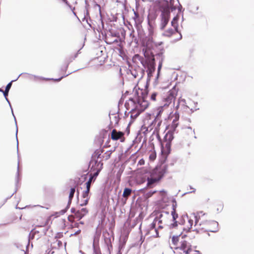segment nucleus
Listing matches in <instances>:
<instances>
[{
    "label": "nucleus",
    "instance_id": "nucleus-9",
    "mask_svg": "<svg viewBox=\"0 0 254 254\" xmlns=\"http://www.w3.org/2000/svg\"><path fill=\"white\" fill-rule=\"evenodd\" d=\"M186 100L185 99H179L178 103L176 106L175 108L178 111L181 106L180 112H182L183 114L189 115L190 113L191 110L190 108L185 105Z\"/></svg>",
    "mask_w": 254,
    "mask_h": 254
},
{
    "label": "nucleus",
    "instance_id": "nucleus-52",
    "mask_svg": "<svg viewBox=\"0 0 254 254\" xmlns=\"http://www.w3.org/2000/svg\"><path fill=\"white\" fill-rule=\"evenodd\" d=\"M80 223L83 224V222H80Z\"/></svg>",
    "mask_w": 254,
    "mask_h": 254
},
{
    "label": "nucleus",
    "instance_id": "nucleus-11",
    "mask_svg": "<svg viewBox=\"0 0 254 254\" xmlns=\"http://www.w3.org/2000/svg\"><path fill=\"white\" fill-rule=\"evenodd\" d=\"M68 185L71 187L69 195V202H71L75 191V188L78 186V184L76 183L75 180H70Z\"/></svg>",
    "mask_w": 254,
    "mask_h": 254
},
{
    "label": "nucleus",
    "instance_id": "nucleus-37",
    "mask_svg": "<svg viewBox=\"0 0 254 254\" xmlns=\"http://www.w3.org/2000/svg\"><path fill=\"white\" fill-rule=\"evenodd\" d=\"M111 154H112V152L111 151H108L105 153V154H106V160H107L110 158Z\"/></svg>",
    "mask_w": 254,
    "mask_h": 254
},
{
    "label": "nucleus",
    "instance_id": "nucleus-35",
    "mask_svg": "<svg viewBox=\"0 0 254 254\" xmlns=\"http://www.w3.org/2000/svg\"><path fill=\"white\" fill-rule=\"evenodd\" d=\"M79 223L77 222H74L73 223H71L70 225V228L72 229L73 228H78L79 227Z\"/></svg>",
    "mask_w": 254,
    "mask_h": 254
},
{
    "label": "nucleus",
    "instance_id": "nucleus-14",
    "mask_svg": "<svg viewBox=\"0 0 254 254\" xmlns=\"http://www.w3.org/2000/svg\"><path fill=\"white\" fill-rule=\"evenodd\" d=\"M88 212V211L86 208L77 210V211L76 212V213L74 215V217H75L76 219L77 220H79L86 215Z\"/></svg>",
    "mask_w": 254,
    "mask_h": 254
},
{
    "label": "nucleus",
    "instance_id": "nucleus-47",
    "mask_svg": "<svg viewBox=\"0 0 254 254\" xmlns=\"http://www.w3.org/2000/svg\"><path fill=\"white\" fill-rule=\"evenodd\" d=\"M155 231H156V237H158V230L155 229Z\"/></svg>",
    "mask_w": 254,
    "mask_h": 254
},
{
    "label": "nucleus",
    "instance_id": "nucleus-28",
    "mask_svg": "<svg viewBox=\"0 0 254 254\" xmlns=\"http://www.w3.org/2000/svg\"><path fill=\"white\" fill-rule=\"evenodd\" d=\"M11 85H12L11 82H9L6 85L4 91H3L4 96H5V98L8 95V93L9 92V90L10 88H11Z\"/></svg>",
    "mask_w": 254,
    "mask_h": 254
},
{
    "label": "nucleus",
    "instance_id": "nucleus-2",
    "mask_svg": "<svg viewBox=\"0 0 254 254\" xmlns=\"http://www.w3.org/2000/svg\"><path fill=\"white\" fill-rule=\"evenodd\" d=\"M198 231L197 230H191L187 232V234H181L179 236H173L172 238V243L173 248L175 249L181 250L186 249L188 246L189 242L193 239L196 238L195 234Z\"/></svg>",
    "mask_w": 254,
    "mask_h": 254
},
{
    "label": "nucleus",
    "instance_id": "nucleus-3",
    "mask_svg": "<svg viewBox=\"0 0 254 254\" xmlns=\"http://www.w3.org/2000/svg\"><path fill=\"white\" fill-rule=\"evenodd\" d=\"M177 93L178 89L176 87H174L169 91L167 94L163 99V105L160 106L158 109V116H161L162 112L167 109L172 103H174Z\"/></svg>",
    "mask_w": 254,
    "mask_h": 254
},
{
    "label": "nucleus",
    "instance_id": "nucleus-31",
    "mask_svg": "<svg viewBox=\"0 0 254 254\" xmlns=\"http://www.w3.org/2000/svg\"><path fill=\"white\" fill-rule=\"evenodd\" d=\"M138 173L140 174H146L148 173V170L147 169H145L144 168H142L140 169H138L137 170Z\"/></svg>",
    "mask_w": 254,
    "mask_h": 254
},
{
    "label": "nucleus",
    "instance_id": "nucleus-12",
    "mask_svg": "<svg viewBox=\"0 0 254 254\" xmlns=\"http://www.w3.org/2000/svg\"><path fill=\"white\" fill-rule=\"evenodd\" d=\"M154 42L153 41V38L149 37L146 43V48L145 49H143L144 52V56L145 57L148 58L149 57V53L148 51V49L149 50L153 48Z\"/></svg>",
    "mask_w": 254,
    "mask_h": 254
},
{
    "label": "nucleus",
    "instance_id": "nucleus-49",
    "mask_svg": "<svg viewBox=\"0 0 254 254\" xmlns=\"http://www.w3.org/2000/svg\"><path fill=\"white\" fill-rule=\"evenodd\" d=\"M155 192H156V191H154L153 192H152V193H150V194H149V195H148V196H151L153 193H155Z\"/></svg>",
    "mask_w": 254,
    "mask_h": 254
},
{
    "label": "nucleus",
    "instance_id": "nucleus-7",
    "mask_svg": "<svg viewBox=\"0 0 254 254\" xmlns=\"http://www.w3.org/2000/svg\"><path fill=\"white\" fill-rule=\"evenodd\" d=\"M170 217L168 212L164 211L159 215V217L155 218L158 220V228L162 229L167 225Z\"/></svg>",
    "mask_w": 254,
    "mask_h": 254
},
{
    "label": "nucleus",
    "instance_id": "nucleus-6",
    "mask_svg": "<svg viewBox=\"0 0 254 254\" xmlns=\"http://www.w3.org/2000/svg\"><path fill=\"white\" fill-rule=\"evenodd\" d=\"M166 173V169L164 166H157L150 173V176L160 181Z\"/></svg>",
    "mask_w": 254,
    "mask_h": 254
},
{
    "label": "nucleus",
    "instance_id": "nucleus-10",
    "mask_svg": "<svg viewBox=\"0 0 254 254\" xmlns=\"http://www.w3.org/2000/svg\"><path fill=\"white\" fill-rule=\"evenodd\" d=\"M111 138L113 140L120 139L121 141H124L125 139L124 133L122 131H117L116 129H114L111 132Z\"/></svg>",
    "mask_w": 254,
    "mask_h": 254
},
{
    "label": "nucleus",
    "instance_id": "nucleus-4",
    "mask_svg": "<svg viewBox=\"0 0 254 254\" xmlns=\"http://www.w3.org/2000/svg\"><path fill=\"white\" fill-rule=\"evenodd\" d=\"M174 132L169 130L165 134L163 140L161 141L162 151L169 153L170 152L171 142L174 138Z\"/></svg>",
    "mask_w": 254,
    "mask_h": 254
},
{
    "label": "nucleus",
    "instance_id": "nucleus-1",
    "mask_svg": "<svg viewBox=\"0 0 254 254\" xmlns=\"http://www.w3.org/2000/svg\"><path fill=\"white\" fill-rule=\"evenodd\" d=\"M195 226L197 228L194 230L198 232L195 234L196 238H198L199 235L202 232H216L218 230V223L214 220H209L207 214L200 211L195 216Z\"/></svg>",
    "mask_w": 254,
    "mask_h": 254
},
{
    "label": "nucleus",
    "instance_id": "nucleus-36",
    "mask_svg": "<svg viewBox=\"0 0 254 254\" xmlns=\"http://www.w3.org/2000/svg\"><path fill=\"white\" fill-rule=\"evenodd\" d=\"M63 237V233H58L57 234H56V236H55V238L56 239H60V238H61Z\"/></svg>",
    "mask_w": 254,
    "mask_h": 254
},
{
    "label": "nucleus",
    "instance_id": "nucleus-42",
    "mask_svg": "<svg viewBox=\"0 0 254 254\" xmlns=\"http://www.w3.org/2000/svg\"><path fill=\"white\" fill-rule=\"evenodd\" d=\"M100 171V169L98 170L97 171V172H95V173L94 174V175H93V176L92 177H93V178H94V177H96L98 175V174H99V173Z\"/></svg>",
    "mask_w": 254,
    "mask_h": 254
},
{
    "label": "nucleus",
    "instance_id": "nucleus-51",
    "mask_svg": "<svg viewBox=\"0 0 254 254\" xmlns=\"http://www.w3.org/2000/svg\"><path fill=\"white\" fill-rule=\"evenodd\" d=\"M0 91L3 92V90L1 89L0 88Z\"/></svg>",
    "mask_w": 254,
    "mask_h": 254
},
{
    "label": "nucleus",
    "instance_id": "nucleus-22",
    "mask_svg": "<svg viewBox=\"0 0 254 254\" xmlns=\"http://www.w3.org/2000/svg\"><path fill=\"white\" fill-rule=\"evenodd\" d=\"M193 224V220L187 218V222H185V227L183 228V229L186 230H189L191 228Z\"/></svg>",
    "mask_w": 254,
    "mask_h": 254
},
{
    "label": "nucleus",
    "instance_id": "nucleus-15",
    "mask_svg": "<svg viewBox=\"0 0 254 254\" xmlns=\"http://www.w3.org/2000/svg\"><path fill=\"white\" fill-rule=\"evenodd\" d=\"M143 108V106H139L138 104L136 106V108L134 109H132L131 110V118H136L140 113L143 111L141 110V109Z\"/></svg>",
    "mask_w": 254,
    "mask_h": 254
},
{
    "label": "nucleus",
    "instance_id": "nucleus-18",
    "mask_svg": "<svg viewBox=\"0 0 254 254\" xmlns=\"http://www.w3.org/2000/svg\"><path fill=\"white\" fill-rule=\"evenodd\" d=\"M147 187L149 188H153L152 185L154 184L158 183L159 181H158V179H156L155 178H153L150 176V177L147 178Z\"/></svg>",
    "mask_w": 254,
    "mask_h": 254
},
{
    "label": "nucleus",
    "instance_id": "nucleus-50",
    "mask_svg": "<svg viewBox=\"0 0 254 254\" xmlns=\"http://www.w3.org/2000/svg\"><path fill=\"white\" fill-rule=\"evenodd\" d=\"M44 80H50V79H44Z\"/></svg>",
    "mask_w": 254,
    "mask_h": 254
},
{
    "label": "nucleus",
    "instance_id": "nucleus-30",
    "mask_svg": "<svg viewBox=\"0 0 254 254\" xmlns=\"http://www.w3.org/2000/svg\"><path fill=\"white\" fill-rule=\"evenodd\" d=\"M103 149H97L95 151V153L96 155L97 156V159L100 158L101 155L103 153Z\"/></svg>",
    "mask_w": 254,
    "mask_h": 254
},
{
    "label": "nucleus",
    "instance_id": "nucleus-38",
    "mask_svg": "<svg viewBox=\"0 0 254 254\" xmlns=\"http://www.w3.org/2000/svg\"><path fill=\"white\" fill-rule=\"evenodd\" d=\"M145 164V161L143 159H141L138 162V165H143Z\"/></svg>",
    "mask_w": 254,
    "mask_h": 254
},
{
    "label": "nucleus",
    "instance_id": "nucleus-29",
    "mask_svg": "<svg viewBox=\"0 0 254 254\" xmlns=\"http://www.w3.org/2000/svg\"><path fill=\"white\" fill-rule=\"evenodd\" d=\"M67 67H68V65H66L65 66V67H64V75L63 76H62L61 77H60V78H58V79H52V80H54V81H60V80H61L63 78H64V77H65V76H67V75H68V74H65V71H66V69H67Z\"/></svg>",
    "mask_w": 254,
    "mask_h": 254
},
{
    "label": "nucleus",
    "instance_id": "nucleus-8",
    "mask_svg": "<svg viewBox=\"0 0 254 254\" xmlns=\"http://www.w3.org/2000/svg\"><path fill=\"white\" fill-rule=\"evenodd\" d=\"M170 9L168 6L163 7L161 13V25L164 29L168 24L170 19Z\"/></svg>",
    "mask_w": 254,
    "mask_h": 254
},
{
    "label": "nucleus",
    "instance_id": "nucleus-40",
    "mask_svg": "<svg viewBox=\"0 0 254 254\" xmlns=\"http://www.w3.org/2000/svg\"><path fill=\"white\" fill-rule=\"evenodd\" d=\"M157 96V93H153L151 96V99L153 101H155L156 100V97Z\"/></svg>",
    "mask_w": 254,
    "mask_h": 254
},
{
    "label": "nucleus",
    "instance_id": "nucleus-26",
    "mask_svg": "<svg viewBox=\"0 0 254 254\" xmlns=\"http://www.w3.org/2000/svg\"><path fill=\"white\" fill-rule=\"evenodd\" d=\"M131 193V190L129 188H125L124 190L123 196L124 197L127 198Z\"/></svg>",
    "mask_w": 254,
    "mask_h": 254
},
{
    "label": "nucleus",
    "instance_id": "nucleus-33",
    "mask_svg": "<svg viewBox=\"0 0 254 254\" xmlns=\"http://www.w3.org/2000/svg\"><path fill=\"white\" fill-rule=\"evenodd\" d=\"M113 120H114V124L115 125L118 124V123H119V120H120V118H119V116L113 115Z\"/></svg>",
    "mask_w": 254,
    "mask_h": 254
},
{
    "label": "nucleus",
    "instance_id": "nucleus-44",
    "mask_svg": "<svg viewBox=\"0 0 254 254\" xmlns=\"http://www.w3.org/2000/svg\"><path fill=\"white\" fill-rule=\"evenodd\" d=\"M64 2L66 5H69V3L67 0H62Z\"/></svg>",
    "mask_w": 254,
    "mask_h": 254
},
{
    "label": "nucleus",
    "instance_id": "nucleus-46",
    "mask_svg": "<svg viewBox=\"0 0 254 254\" xmlns=\"http://www.w3.org/2000/svg\"><path fill=\"white\" fill-rule=\"evenodd\" d=\"M81 231L79 230L78 231H77L75 233V235H77V234H79L80 233Z\"/></svg>",
    "mask_w": 254,
    "mask_h": 254
},
{
    "label": "nucleus",
    "instance_id": "nucleus-34",
    "mask_svg": "<svg viewBox=\"0 0 254 254\" xmlns=\"http://www.w3.org/2000/svg\"><path fill=\"white\" fill-rule=\"evenodd\" d=\"M158 224V220L157 219L155 218L153 222L150 225V229H153L155 228V226L156 224Z\"/></svg>",
    "mask_w": 254,
    "mask_h": 254
},
{
    "label": "nucleus",
    "instance_id": "nucleus-48",
    "mask_svg": "<svg viewBox=\"0 0 254 254\" xmlns=\"http://www.w3.org/2000/svg\"><path fill=\"white\" fill-rule=\"evenodd\" d=\"M145 182V180L144 179H143L141 182H140V183H143Z\"/></svg>",
    "mask_w": 254,
    "mask_h": 254
},
{
    "label": "nucleus",
    "instance_id": "nucleus-17",
    "mask_svg": "<svg viewBox=\"0 0 254 254\" xmlns=\"http://www.w3.org/2000/svg\"><path fill=\"white\" fill-rule=\"evenodd\" d=\"M155 59L153 58L152 61H151L148 65L147 72L148 75L152 74L155 71Z\"/></svg>",
    "mask_w": 254,
    "mask_h": 254
},
{
    "label": "nucleus",
    "instance_id": "nucleus-13",
    "mask_svg": "<svg viewBox=\"0 0 254 254\" xmlns=\"http://www.w3.org/2000/svg\"><path fill=\"white\" fill-rule=\"evenodd\" d=\"M48 224V220L46 217L39 216L37 219V222L34 223L36 226L44 227Z\"/></svg>",
    "mask_w": 254,
    "mask_h": 254
},
{
    "label": "nucleus",
    "instance_id": "nucleus-32",
    "mask_svg": "<svg viewBox=\"0 0 254 254\" xmlns=\"http://www.w3.org/2000/svg\"><path fill=\"white\" fill-rule=\"evenodd\" d=\"M67 219L71 223H73L76 218L74 217V215H70L68 216Z\"/></svg>",
    "mask_w": 254,
    "mask_h": 254
},
{
    "label": "nucleus",
    "instance_id": "nucleus-20",
    "mask_svg": "<svg viewBox=\"0 0 254 254\" xmlns=\"http://www.w3.org/2000/svg\"><path fill=\"white\" fill-rule=\"evenodd\" d=\"M179 19V16L178 15H177L176 16H175L172 21H171V25L175 29V31L177 32H179L178 31V21Z\"/></svg>",
    "mask_w": 254,
    "mask_h": 254
},
{
    "label": "nucleus",
    "instance_id": "nucleus-21",
    "mask_svg": "<svg viewBox=\"0 0 254 254\" xmlns=\"http://www.w3.org/2000/svg\"><path fill=\"white\" fill-rule=\"evenodd\" d=\"M149 159L151 162L154 161L156 158V152L153 148L152 150H150L149 152Z\"/></svg>",
    "mask_w": 254,
    "mask_h": 254
},
{
    "label": "nucleus",
    "instance_id": "nucleus-23",
    "mask_svg": "<svg viewBox=\"0 0 254 254\" xmlns=\"http://www.w3.org/2000/svg\"><path fill=\"white\" fill-rule=\"evenodd\" d=\"M171 214L172 215V218L173 219V220L174 221V223L173 224V226H177L178 225L177 223L178 222L176 221L177 218H178V214L176 212V209L174 207L173 210L171 212Z\"/></svg>",
    "mask_w": 254,
    "mask_h": 254
},
{
    "label": "nucleus",
    "instance_id": "nucleus-53",
    "mask_svg": "<svg viewBox=\"0 0 254 254\" xmlns=\"http://www.w3.org/2000/svg\"><path fill=\"white\" fill-rule=\"evenodd\" d=\"M180 34H181L180 33ZM181 38H182V35H180V39H181Z\"/></svg>",
    "mask_w": 254,
    "mask_h": 254
},
{
    "label": "nucleus",
    "instance_id": "nucleus-45",
    "mask_svg": "<svg viewBox=\"0 0 254 254\" xmlns=\"http://www.w3.org/2000/svg\"><path fill=\"white\" fill-rule=\"evenodd\" d=\"M57 241L58 242V244L59 247L62 246L63 245V243L61 241H58V240H57Z\"/></svg>",
    "mask_w": 254,
    "mask_h": 254
},
{
    "label": "nucleus",
    "instance_id": "nucleus-24",
    "mask_svg": "<svg viewBox=\"0 0 254 254\" xmlns=\"http://www.w3.org/2000/svg\"><path fill=\"white\" fill-rule=\"evenodd\" d=\"M133 18L136 24H139L142 22V20L139 16L138 12L134 11V16Z\"/></svg>",
    "mask_w": 254,
    "mask_h": 254
},
{
    "label": "nucleus",
    "instance_id": "nucleus-16",
    "mask_svg": "<svg viewBox=\"0 0 254 254\" xmlns=\"http://www.w3.org/2000/svg\"><path fill=\"white\" fill-rule=\"evenodd\" d=\"M185 254H200L199 251L192 249L191 248L190 242L188 243V246L186 249L183 250Z\"/></svg>",
    "mask_w": 254,
    "mask_h": 254
},
{
    "label": "nucleus",
    "instance_id": "nucleus-25",
    "mask_svg": "<svg viewBox=\"0 0 254 254\" xmlns=\"http://www.w3.org/2000/svg\"><path fill=\"white\" fill-rule=\"evenodd\" d=\"M175 32H177L175 31V29L174 30L173 29L170 28V29H168L167 30H166L164 33V36H165L166 37H170L173 34H175Z\"/></svg>",
    "mask_w": 254,
    "mask_h": 254
},
{
    "label": "nucleus",
    "instance_id": "nucleus-39",
    "mask_svg": "<svg viewBox=\"0 0 254 254\" xmlns=\"http://www.w3.org/2000/svg\"><path fill=\"white\" fill-rule=\"evenodd\" d=\"M85 184H86V190H85L87 191L88 192H89L91 185L89 184V183H86Z\"/></svg>",
    "mask_w": 254,
    "mask_h": 254
},
{
    "label": "nucleus",
    "instance_id": "nucleus-43",
    "mask_svg": "<svg viewBox=\"0 0 254 254\" xmlns=\"http://www.w3.org/2000/svg\"><path fill=\"white\" fill-rule=\"evenodd\" d=\"M93 179V177L91 176L89 180L86 182V183H89V184L91 185V183H92V180Z\"/></svg>",
    "mask_w": 254,
    "mask_h": 254
},
{
    "label": "nucleus",
    "instance_id": "nucleus-19",
    "mask_svg": "<svg viewBox=\"0 0 254 254\" xmlns=\"http://www.w3.org/2000/svg\"><path fill=\"white\" fill-rule=\"evenodd\" d=\"M89 192L84 190L82 192V197L84 198L83 202L80 204L81 206H84L87 204L89 200Z\"/></svg>",
    "mask_w": 254,
    "mask_h": 254
},
{
    "label": "nucleus",
    "instance_id": "nucleus-5",
    "mask_svg": "<svg viewBox=\"0 0 254 254\" xmlns=\"http://www.w3.org/2000/svg\"><path fill=\"white\" fill-rule=\"evenodd\" d=\"M135 94L137 95V104L139 106H143L141 110L144 111L148 106V103L145 101L147 96V91L145 89L138 88V89H135Z\"/></svg>",
    "mask_w": 254,
    "mask_h": 254
},
{
    "label": "nucleus",
    "instance_id": "nucleus-41",
    "mask_svg": "<svg viewBox=\"0 0 254 254\" xmlns=\"http://www.w3.org/2000/svg\"><path fill=\"white\" fill-rule=\"evenodd\" d=\"M70 211L73 214L72 215H74L76 213V212L77 211V210H76L75 208H72Z\"/></svg>",
    "mask_w": 254,
    "mask_h": 254
},
{
    "label": "nucleus",
    "instance_id": "nucleus-27",
    "mask_svg": "<svg viewBox=\"0 0 254 254\" xmlns=\"http://www.w3.org/2000/svg\"><path fill=\"white\" fill-rule=\"evenodd\" d=\"M215 208L216 209L217 213L221 212L223 209V204L221 203H217L215 205Z\"/></svg>",
    "mask_w": 254,
    "mask_h": 254
}]
</instances>
